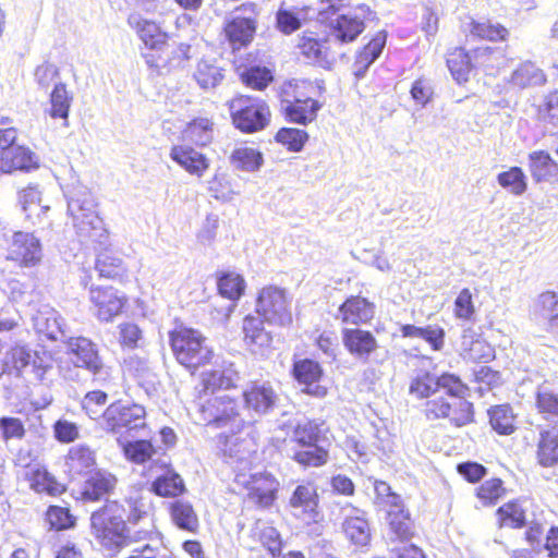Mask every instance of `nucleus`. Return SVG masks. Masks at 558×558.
Masks as SVG:
<instances>
[{"mask_svg":"<svg viewBox=\"0 0 558 558\" xmlns=\"http://www.w3.org/2000/svg\"><path fill=\"white\" fill-rule=\"evenodd\" d=\"M153 501L149 493L132 488L122 501H108L90 517L92 533L100 546L117 553L131 539L126 523L138 524L149 520Z\"/></svg>","mask_w":558,"mask_h":558,"instance_id":"obj_1","label":"nucleus"},{"mask_svg":"<svg viewBox=\"0 0 558 558\" xmlns=\"http://www.w3.org/2000/svg\"><path fill=\"white\" fill-rule=\"evenodd\" d=\"M97 203L85 186H76L68 197V214L80 242L97 246L110 244L109 232L96 211Z\"/></svg>","mask_w":558,"mask_h":558,"instance_id":"obj_2","label":"nucleus"},{"mask_svg":"<svg viewBox=\"0 0 558 558\" xmlns=\"http://www.w3.org/2000/svg\"><path fill=\"white\" fill-rule=\"evenodd\" d=\"M169 341L175 360L187 369L195 371L214 357L208 339L197 329L178 327L169 332Z\"/></svg>","mask_w":558,"mask_h":558,"instance_id":"obj_3","label":"nucleus"},{"mask_svg":"<svg viewBox=\"0 0 558 558\" xmlns=\"http://www.w3.org/2000/svg\"><path fill=\"white\" fill-rule=\"evenodd\" d=\"M468 387L459 392L441 391L427 399L424 414L427 420L448 418L461 427L473 421V404L465 399Z\"/></svg>","mask_w":558,"mask_h":558,"instance_id":"obj_4","label":"nucleus"},{"mask_svg":"<svg viewBox=\"0 0 558 558\" xmlns=\"http://www.w3.org/2000/svg\"><path fill=\"white\" fill-rule=\"evenodd\" d=\"M227 105L233 125L243 133H255L269 124L270 109L264 99L240 95Z\"/></svg>","mask_w":558,"mask_h":558,"instance_id":"obj_5","label":"nucleus"},{"mask_svg":"<svg viewBox=\"0 0 558 558\" xmlns=\"http://www.w3.org/2000/svg\"><path fill=\"white\" fill-rule=\"evenodd\" d=\"M198 420L205 425H213L216 428L229 427L231 432H241L245 425L240 414V405L228 396L210 397L197 404Z\"/></svg>","mask_w":558,"mask_h":558,"instance_id":"obj_6","label":"nucleus"},{"mask_svg":"<svg viewBox=\"0 0 558 558\" xmlns=\"http://www.w3.org/2000/svg\"><path fill=\"white\" fill-rule=\"evenodd\" d=\"M65 343L72 364L86 369L96 386L107 387L111 371L100 357L97 344L85 337H70Z\"/></svg>","mask_w":558,"mask_h":558,"instance_id":"obj_7","label":"nucleus"},{"mask_svg":"<svg viewBox=\"0 0 558 558\" xmlns=\"http://www.w3.org/2000/svg\"><path fill=\"white\" fill-rule=\"evenodd\" d=\"M99 426L111 434L138 432L146 428V411L143 405L117 401L100 415Z\"/></svg>","mask_w":558,"mask_h":558,"instance_id":"obj_8","label":"nucleus"},{"mask_svg":"<svg viewBox=\"0 0 558 558\" xmlns=\"http://www.w3.org/2000/svg\"><path fill=\"white\" fill-rule=\"evenodd\" d=\"M330 22V38L340 44L354 41L375 19V12L364 3L350 5Z\"/></svg>","mask_w":558,"mask_h":558,"instance_id":"obj_9","label":"nucleus"},{"mask_svg":"<svg viewBox=\"0 0 558 558\" xmlns=\"http://www.w3.org/2000/svg\"><path fill=\"white\" fill-rule=\"evenodd\" d=\"M235 482L247 489L250 501L260 508H269L277 498L279 482L269 472L254 473L246 476L243 473L235 474Z\"/></svg>","mask_w":558,"mask_h":558,"instance_id":"obj_10","label":"nucleus"},{"mask_svg":"<svg viewBox=\"0 0 558 558\" xmlns=\"http://www.w3.org/2000/svg\"><path fill=\"white\" fill-rule=\"evenodd\" d=\"M256 311L272 325L287 326L292 322L286 293L277 287L269 286L259 292Z\"/></svg>","mask_w":558,"mask_h":558,"instance_id":"obj_11","label":"nucleus"},{"mask_svg":"<svg viewBox=\"0 0 558 558\" xmlns=\"http://www.w3.org/2000/svg\"><path fill=\"white\" fill-rule=\"evenodd\" d=\"M239 433L236 430L231 435L221 433L217 437V448L227 463L242 471L252 464V454L255 450L252 439L241 437Z\"/></svg>","mask_w":558,"mask_h":558,"instance_id":"obj_12","label":"nucleus"},{"mask_svg":"<svg viewBox=\"0 0 558 558\" xmlns=\"http://www.w3.org/2000/svg\"><path fill=\"white\" fill-rule=\"evenodd\" d=\"M464 389L461 379L452 374H442L439 377L428 373L416 376L410 384L409 391L417 399H429L441 391L459 392Z\"/></svg>","mask_w":558,"mask_h":558,"instance_id":"obj_13","label":"nucleus"},{"mask_svg":"<svg viewBox=\"0 0 558 558\" xmlns=\"http://www.w3.org/2000/svg\"><path fill=\"white\" fill-rule=\"evenodd\" d=\"M239 10L250 13V15L236 16L225 27L226 36L233 49H240L250 44L256 32L254 17L258 14V5L254 2H246Z\"/></svg>","mask_w":558,"mask_h":558,"instance_id":"obj_14","label":"nucleus"},{"mask_svg":"<svg viewBox=\"0 0 558 558\" xmlns=\"http://www.w3.org/2000/svg\"><path fill=\"white\" fill-rule=\"evenodd\" d=\"M342 531L353 545L356 547H365L371 542V527L365 512L351 504L341 507Z\"/></svg>","mask_w":558,"mask_h":558,"instance_id":"obj_15","label":"nucleus"},{"mask_svg":"<svg viewBox=\"0 0 558 558\" xmlns=\"http://www.w3.org/2000/svg\"><path fill=\"white\" fill-rule=\"evenodd\" d=\"M341 339L350 355L364 363L369 361L379 347L373 332L359 327L343 328Z\"/></svg>","mask_w":558,"mask_h":558,"instance_id":"obj_16","label":"nucleus"},{"mask_svg":"<svg viewBox=\"0 0 558 558\" xmlns=\"http://www.w3.org/2000/svg\"><path fill=\"white\" fill-rule=\"evenodd\" d=\"M318 494L316 487L312 484L298 485L292 493L289 506L295 517L302 518L307 523L317 522L318 511Z\"/></svg>","mask_w":558,"mask_h":558,"instance_id":"obj_17","label":"nucleus"},{"mask_svg":"<svg viewBox=\"0 0 558 558\" xmlns=\"http://www.w3.org/2000/svg\"><path fill=\"white\" fill-rule=\"evenodd\" d=\"M90 302L96 308L98 319L110 322L118 316L124 304L125 299L112 287L92 288L89 291Z\"/></svg>","mask_w":558,"mask_h":558,"instance_id":"obj_18","label":"nucleus"},{"mask_svg":"<svg viewBox=\"0 0 558 558\" xmlns=\"http://www.w3.org/2000/svg\"><path fill=\"white\" fill-rule=\"evenodd\" d=\"M43 256L39 240L28 232H15L10 250V258L31 267L40 262Z\"/></svg>","mask_w":558,"mask_h":558,"instance_id":"obj_19","label":"nucleus"},{"mask_svg":"<svg viewBox=\"0 0 558 558\" xmlns=\"http://www.w3.org/2000/svg\"><path fill=\"white\" fill-rule=\"evenodd\" d=\"M239 379L240 376L233 363L223 362L221 365L202 373L199 395H213L219 389H229L234 387Z\"/></svg>","mask_w":558,"mask_h":558,"instance_id":"obj_20","label":"nucleus"},{"mask_svg":"<svg viewBox=\"0 0 558 558\" xmlns=\"http://www.w3.org/2000/svg\"><path fill=\"white\" fill-rule=\"evenodd\" d=\"M245 405L258 415L270 413L278 404L279 397L268 383L254 384L243 392Z\"/></svg>","mask_w":558,"mask_h":558,"instance_id":"obj_21","label":"nucleus"},{"mask_svg":"<svg viewBox=\"0 0 558 558\" xmlns=\"http://www.w3.org/2000/svg\"><path fill=\"white\" fill-rule=\"evenodd\" d=\"M374 317V305L365 298L352 295L338 308L336 318L347 325H362Z\"/></svg>","mask_w":558,"mask_h":558,"instance_id":"obj_22","label":"nucleus"},{"mask_svg":"<svg viewBox=\"0 0 558 558\" xmlns=\"http://www.w3.org/2000/svg\"><path fill=\"white\" fill-rule=\"evenodd\" d=\"M33 326L37 333L45 336L49 340H65L64 319L53 308L44 306L33 315Z\"/></svg>","mask_w":558,"mask_h":558,"instance_id":"obj_23","label":"nucleus"},{"mask_svg":"<svg viewBox=\"0 0 558 558\" xmlns=\"http://www.w3.org/2000/svg\"><path fill=\"white\" fill-rule=\"evenodd\" d=\"M39 167V159L28 147L17 145L0 153V171L11 173L15 170L32 171Z\"/></svg>","mask_w":558,"mask_h":558,"instance_id":"obj_24","label":"nucleus"},{"mask_svg":"<svg viewBox=\"0 0 558 558\" xmlns=\"http://www.w3.org/2000/svg\"><path fill=\"white\" fill-rule=\"evenodd\" d=\"M293 375L295 379L305 385L304 392L316 398H324L327 395V389L317 384L322 376L320 365L313 360H300L293 365Z\"/></svg>","mask_w":558,"mask_h":558,"instance_id":"obj_25","label":"nucleus"},{"mask_svg":"<svg viewBox=\"0 0 558 558\" xmlns=\"http://www.w3.org/2000/svg\"><path fill=\"white\" fill-rule=\"evenodd\" d=\"M170 157L190 174L196 175L198 178L203 177V174L209 168L208 158L204 154L190 146H173L170 151Z\"/></svg>","mask_w":558,"mask_h":558,"instance_id":"obj_26","label":"nucleus"},{"mask_svg":"<svg viewBox=\"0 0 558 558\" xmlns=\"http://www.w3.org/2000/svg\"><path fill=\"white\" fill-rule=\"evenodd\" d=\"M171 522L181 531L196 533L199 520L193 505L184 499H174L167 506Z\"/></svg>","mask_w":558,"mask_h":558,"instance_id":"obj_27","label":"nucleus"},{"mask_svg":"<svg viewBox=\"0 0 558 558\" xmlns=\"http://www.w3.org/2000/svg\"><path fill=\"white\" fill-rule=\"evenodd\" d=\"M387 41V33L378 32L372 40L357 53L353 63V73L357 78H363L368 68L379 58Z\"/></svg>","mask_w":558,"mask_h":558,"instance_id":"obj_28","label":"nucleus"},{"mask_svg":"<svg viewBox=\"0 0 558 558\" xmlns=\"http://www.w3.org/2000/svg\"><path fill=\"white\" fill-rule=\"evenodd\" d=\"M300 54L306 62L328 68L331 64L326 41L319 40L313 33H304L299 39Z\"/></svg>","mask_w":558,"mask_h":558,"instance_id":"obj_29","label":"nucleus"},{"mask_svg":"<svg viewBox=\"0 0 558 558\" xmlns=\"http://www.w3.org/2000/svg\"><path fill=\"white\" fill-rule=\"evenodd\" d=\"M320 108V102L315 99L310 101L300 100V102L299 100L293 102H291V100L280 102V111L283 113L284 118L289 122L303 125L314 121Z\"/></svg>","mask_w":558,"mask_h":558,"instance_id":"obj_30","label":"nucleus"},{"mask_svg":"<svg viewBox=\"0 0 558 558\" xmlns=\"http://www.w3.org/2000/svg\"><path fill=\"white\" fill-rule=\"evenodd\" d=\"M117 478L111 473L98 471L90 475L82 488V498L86 501H98L108 496L114 488Z\"/></svg>","mask_w":558,"mask_h":558,"instance_id":"obj_31","label":"nucleus"},{"mask_svg":"<svg viewBox=\"0 0 558 558\" xmlns=\"http://www.w3.org/2000/svg\"><path fill=\"white\" fill-rule=\"evenodd\" d=\"M388 524L391 536V545L399 541L402 545L409 541L412 535V521L408 511L403 509L402 502L388 510Z\"/></svg>","mask_w":558,"mask_h":558,"instance_id":"obj_32","label":"nucleus"},{"mask_svg":"<svg viewBox=\"0 0 558 558\" xmlns=\"http://www.w3.org/2000/svg\"><path fill=\"white\" fill-rule=\"evenodd\" d=\"M19 202L26 218L32 220L33 225L41 223V216L49 210V206L41 205V191L36 184H29L21 190Z\"/></svg>","mask_w":558,"mask_h":558,"instance_id":"obj_33","label":"nucleus"},{"mask_svg":"<svg viewBox=\"0 0 558 558\" xmlns=\"http://www.w3.org/2000/svg\"><path fill=\"white\" fill-rule=\"evenodd\" d=\"M182 476L172 469H165L150 484V492L159 497L174 498L185 492Z\"/></svg>","mask_w":558,"mask_h":558,"instance_id":"obj_34","label":"nucleus"},{"mask_svg":"<svg viewBox=\"0 0 558 558\" xmlns=\"http://www.w3.org/2000/svg\"><path fill=\"white\" fill-rule=\"evenodd\" d=\"M24 480L28 483L29 488L36 493H46L51 496H57L63 492V486L45 469L37 465L26 468L24 471Z\"/></svg>","mask_w":558,"mask_h":558,"instance_id":"obj_35","label":"nucleus"},{"mask_svg":"<svg viewBox=\"0 0 558 558\" xmlns=\"http://www.w3.org/2000/svg\"><path fill=\"white\" fill-rule=\"evenodd\" d=\"M529 169L536 182H549L558 178V162L544 150L533 151L529 155Z\"/></svg>","mask_w":558,"mask_h":558,"instance_id":"obj_36","label":"nucleus"},{"mask_svg":"<svg viewBox=\"0 0 558 558\" xmlns=\"http://www.w3.org/2000/svg\"><path fill=\"white\" fill-rule=\"evenodd\" d=\"M537 412L549 423L558 425V391L547 385H541L535 391Z\"/></svg>","mask_w":558,"mask_h":558,"instance_id":"obj_37","label":"nucleus"},{"mask_svg":"<svg viewBox=\"0 0 558 558\" xmlns=\"http://www.w3.org/2000/svg\"><path fill=\"white\" fill-rule=\"evenodd\" d=\"M509 82L515 87L527 88L542 86L547 82V78L543 70L533 62L525 61L511 73Z\"/></svg>","mask_w":558,"mask_h":558,"instance_id":"obj_38","label":"nucleus"},{"mask_svg":"<svg viewBox=\"0 0 558 558\" xmlns=\"http://www.w3.org/2000/svg\"><path fill=\"white\" fill-rule=\"evenodd\" d=\"M109 246L110 244L97 246L96 250H99V253L97 254L95 268L100 277L116 278L124 271L123 260L120 254L109 248Z\"/></svg>","mask_w":558,"mask_h":558,"instance_id":"obj_39","label":"nucleus"},{"mask_svg":"<svg viewBox=\"0 0 558 558\" xmlns=\"http://www.w3.org/2000/svg\"><path fill=\"white\" fill-rule=\"evenodd\" d=\"M96 463L94 451L85 445H76L70 448L65 465L73 474L86 473Z\"/></svg>","mask_w":558,"mask_h":558,"instance_id":"obj_40","label":"nucleus"},{"mask_svg":"<svg viewBox=\"0 0 558 558\" xmlns=\"http://www.w3.org/2000/svg\"><path fill=\"white\" fill-rule=\"evenodd\" d=\"M537 459L543 466H553L558 462V430H544L539 435Z\"/></svg>","mask_w":558,"mask_h":558,"instance_id":"obj_41","label":"nucleus"},{"mask_svg":"<svg viewBox=\"0 0 558 558\" xmlns=\"http://www.w3.org/2000/svg\"><path fill=\"white\" fill-rule=\"evenodd\" d=\"M231 165L246 172H255L259 170L264 162L263 154L252 147L235 148L230 155Z\"/></svg>","mask_w":558,"mask_h":558,"instance_id":"obj_42","label":"nucleus"},{"mask_svg":"<svg viewBox=\"0 0 558 558\" xmlns=\"http://www.w3.org/2000/svg\"><path fill=\"white\" fill-rule=\"evenodd\" d=\"M314 85L310 81L305 80H290L284 82L280 87V102H286L287 100L293 101H310L313 99L312 94L314 90Z\"/></svg>","mask_w":558,"mask_h":558,"instance_id":"obj_43","label":"nucleus"},{"mask_svg":"<svg viewBox=\"0 0 558 558\" xmlns=\"http://www.w3.org/2000/svg\"><path fill=\"white\" fill-rule=\"evenodd\" d=\"M489 423L500 435H510L515 429V415L509 404H500L488 411Z\"/></svg>","mask_w":558,"mask_h":558,"instance_id":"obj_44","label":"nucleus"},{"mask_svg":"<svg viewBox=\"0 0 558 558\" xmlns=\"http://www.w3.org/2000/svg\"><path fill=\"white\" fill-rule=\"evenodd\" d=\"M184 136L198 146H206L214 138V123L206 118H198L189 123Z\"/></svg>","mask_w":558,"mask_h":558,"instance_id":"obj_45","label":"nucleus"},{"mask_svg":"<svg viewBox=\"0 0 558 558\" xmlns=\"http://www.w3.org/2000/svg\"><path fill=\"white\" fill-rule=\"evenodd\" d=\"M72 100L73 97L68 90L66 85L61 82L56 84L50 94V116L54 119L60 118L66 121Z\"/></svg>","mask_w":558,"mask_h":558,"instance_id":"obj_46","label":"nucleus"},{"mask_svg":"<svg viewBox=\"0 0 558 558\" xmlns=\"http://www.w3.org/2000/svg\"><path fill=\"white\" fill-rule=\"evenodd\" d=\"M470 32L473 36L490 41L506 40L508 29L492 20L472 21Z\"/></svg>","mask_w":558,"mask_h":558,"instance_id":"obj_47","label":"nucleus"},{"mask_svg":"<svg viewBox=\"0 0 558 558\" xmlns=\"http://www.w3.org/2000/svg\"><path fill=\"white\" fill-rule=\"evenodd\" d=\"M472 330L466 329L462 336L461 349L463 357L470 361L487 360L490 356L492 349L482 339H474Z\"/></svg>","mask_w":558,"mask_h":558,"instance_id":"obj_48","label":"nucleus"},{"mask_svg":"<svg viewBox=\"0 0 558 558\" xmlns=\"http://www.w3.org/2000/svg\"><path fill=\"white\" fill-rule=\"evenodd\" d=\"M194 77L202 88L208 89L216 87L222 81L223 74L221 68L209 61L202 60L197 64Z\"/></svg>","mask_w":558,"mask_h":558,"instance_id":"obj_49","label":"nucleus"},{"mask_svg":"<svg viewBox=\"0 0 558 558\" xmlns=\"http://www.w3.org/2000/svg\"><path fill=\"white\" fill-rule=\"evenodd\" d=\"M292 458L303 466L318 468L327 463L328 451L320 445H314L294 451Z\"/></svg>","mask_w":558,"mask_h":558,"instance_id":"obj_50","label":"nucleus"},{"mask_svg":"<svg viewBox=\"0 0 558 558\" xmlns=\"http://www.w3.org/2000/svg\"><path fill=\"white\" fill-rule=\"evenodd\" d=\"M499 515L500 524L508 525L511 527H522L527 524L525 517V508L517 501H510L505 504L497 510Z\"/></svg>","mask_w":558,"mask_h":558,"instance_id":"obj_51","label":"nucleus"},{"mask_svg":"<svg viewBox=\"0 0 558 558\" xmlns=\"http://www.w3.org/2000/svg\"><path fill=\"white\" fill-rule=\"evenodd\" d=\"M447 65L457 82H465L471 70V57L462 48L456 49L449 54Z\"/></svg>","mask_w":558,"mask_h":558,"instance_id":"obj_52","label":"nucleus"},{"mask_svg":"<svg viewBox=\"0 0 558 558\" xmlns=\"http://www.w3.org/2000/svg\"><path fill=\"white\" fill-rule=\"evenodd\" d=\"M320 435L322 425L313 421H307L296 425L293 430L292 439L301 447H308L319 445Z\"/></svg>","mask_w":558,"mask_h":558,"instance_id":"obj_53","label":"nucleus"},{"mask_svg":"<svg viewBox=\"0 0 558 558\" xmlns=\"http://www.w3.org/2000/svg\"><path fill=\"white\" fill-rule=\"evenodd\" d=\"M138 35L146 47L160 50L167 44V35L155 22L143 21L138 25Z\"/></svg>","mask_w":558,"mask_h":558,"instance_id":"obj_54","label":"nucleus"},{"mask_svg":"<svg viewBox=\"0 0 558 558\" xmlns=\"http://www.w3.org/2000/svg\"><path fill=\"white\" fill-rule=\"evenodd\" d=\"M497 181L504 189H508L517 196L522 195L526 191L525 174L519 167H512L508 171L499 173Z\"/></svg>","mask_w":558,"mask_h":558,"instance_id":"obj_55","label":"nucleus"},{"mask_svg":"<svg viewBox=\"0 0 558 558\" xmlns=\"http://www.w3.org/2000/svg\"><path fill=\"white\" fill-rule=\"evenodd\" d=\"M240 76L243 84L257 90L265 89L274 80L270 70L265 66H251L245 69Z\"/></svg>","mask_w":558,"mask_h":558,"instance_id":"obj_56","label":"nucleus"},{"mask_svg":"<svg viewBox=\"0 0 558 558\" xmlns=\"http://www.w3.org/2000/svg\"><path fill=\"white\" fill-rule=\"evenodd\" d=\"M275 138L289 150L300 151L306 143L308 134L304 130L282 128L277 132Z\"/></svg>","mask_w":558,"mask_h":558,"instance_id":"obj_57","label":"nucleus"},{"mask_svg":"<svg viewBox=\"0 0 558 558\" xmlns=\"http://www.w3.org/2000/svg\"><path fill=\"white\" fill-rule=\"evenodd\" d=\"M13 367L20 373L27 367L33 369L41 368V361L38 359L36 352H33L26 347H15L10 353Z\"/></svg>","mask_w":558,"mask_h":558,"instance_id":"obj_58","label":"nucleus"},{"mask_svg":"<svg viewBox=\"0 0 558 558\" xmlns=\"http://www.w3.org/2000/svg\"><path fill=\"white\" fill-rule=\"evenodd\" d=\"M207 190L214 198L222 202L231 201L235 194L227 174L219 172L207 181Z\"/></svg>","mask_w":558,"mask_h":558,"instance_id":"obj_59","label":"nucleus"},{"mask_svg":"<svg viewBox=\"0 0 558 558\" xmlns=\"http://www.w3.org/2000/svg\"><path fill=\"white\" fill-rule=\"evenodd\" d=\"M473 60L476 65L490 71L502 64L504 53L499 48L482 47L473 51Z\"/></svg>","mask_w":558,"mask_h":558,"instance_id":"obj_60","label":"nucleus"},{"mask_svg":"<svg viewBox=\"0 0 558 558\" xmlns=\"http://www.w3.org/2000/svg\"><path fill=\"white\" fill-rule=\"evenodd\" d=\"M219 293L230 300H238L244 291V280L236 274H223L218 280Z\"/></svg>","mask_w":558,"mask_h":558,"instance_id":"obj_61","label":"nucleus"},{"mask_svg":"<svg viewBox=\"0 0 558 558\" xmlns=\"http://www.w3.org/2000/svg\"><path fill=\"white\" fill-rule=\"evenodd\" d=\"M123 448L126 458L135 463H144L155 453V449L150 441L144 439L129 441Z\"/></svg>","mask_w":558,"mask_h":558,"instance_id":"obj_62","label":"nucleus"},{"mask_svg":"<svg viewBox=\"0 0 558 558\" xmlns=\"http://www.w3.org/2000/svg\"><path fill=\"white\" fill-rule=\"evenodd\" d=\"M505 494L502 482L499 478H492L484 482L477 488V497L483 506L495 505Z\"/></svg>","mask_w":558,"mask_h":558,"instance_id":"obj_63","label":"nucleus"},{"mask_svg":"<svg viewBox=\"0 0 558 558\" xmlns=\"http://www.w3.org/2000/svg\"><path fill=\"white\" fill-rule=\"evenodd\" d=\"M538 117L542 121L558 126V89L544 97L538 107Z\"/></svg>","mask_w":558,"mask_h":558,"instance_id":"obj_64","label":"nucleus"}]
</instances>
